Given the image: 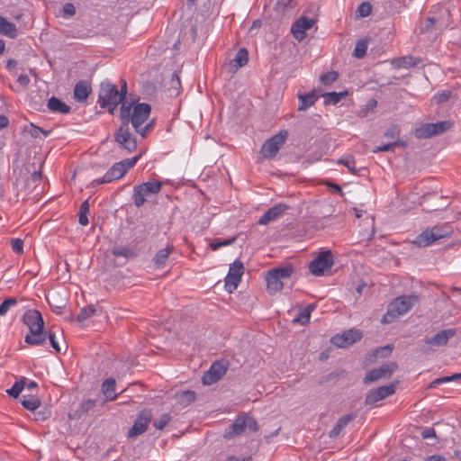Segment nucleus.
Listing matches in <instances>:
<instances>
[{"mask_svg":"<svg viewBox=\"0 0 461 461\" xmlns=\"http://www.w3.org/2000/svg\"><path fill=\"white\" fill-rule=\"evenodd\" d=\"M457 375H449V376H443V377H440V378H438V379H435L433 380L429 385H428V389H434V388H437L438 386H439L440 384H446V383H448V382H451V381H454V379L456 377Z\"/></svg>","mask_w":461,"mask_h":461,"instance_id":"obj_44","label":"nucleus"},{"mask_svg":"<svg viewBox=\"0 0 461 461\" xmlns=\"http://www.w3.org/2000/svg\"><path fill=\"white\" fill-rule=\"evenodd\" d=\"M17 300L14 297H10L5 299L1 304H0V315L4 316L5 315L10 308L12 306L16 305Z\"/></svg>","mask_w":461,"mask_h":461,"instance_id":"obj_41","label":"nucleus"},{"mask_svg":"<svg viewBox=\"0 0 461 461\" xmlns=\"http://www.w3.org/2000/svg\"><path fill=\"white\" fill-rule=\"evenodd\" d=\"M95 405V401L94 400H86L83 401L81 403V409L85 411H88L89 410L93 409Z\"/></svg>","mask_w":461,"mask_h":461,"instance_id":"obj_56","label":"nucleus"},{"mask_svg":"<svg viewBox=\"0 0 461 461\" xmlns=\"http://www.w3.org/2000/svg\"><path fill=\"white\" fill-rule=\"evenodd\" d=\"M30 133L31 135L33 137V138H39L41 134H43L44 137H47V135L49 134L48 131H45L44 130H42L41 128L40 127H37L33 124H32L31 126V131H30Z\"/></svg>","mask_w":461,"mask_h":461,"instance_id":"obj_53","label":"nucleus"},{"mask_svg":"<svg viewBox=\"0 0 461 461\" xmlns=\"http://www.w3.org/2000/svg\"><path fill=\"white\" fill-rule=\"evenodd\" d=\"M180 402L184 404H189L195 400V393L193 391H184L179 395Z\"/></svg>","mask_w":461,"mask_h":461,"instance_id":"obj_46","label":"nucleus"},{"mask_svg":"<svg viewBox=\"0 0 461 461\" xmlns=\"http://www.w3.org/2000/svg\"><path fill=\"white\" fill-rule=\"evenodd\" d=\"M456 334V329H447L437 332L434 336L424 339L423 351L429 352L437 348L443 347Z\"/></svg>","mask_w":461,"mask_h":461,"instance_id":"obj_11","label":"nucleus"},{"mask_svg":"<svg viewBox=\"0 0 461 461\" xmlns=\"http://www.w3.org/2000/svg\"><path fill=\"white\" fill-rule=\"evenodd\" d=\"M23 321L29 331H41L44 328V321L41 312L37 310H28L24 312Z\"/></svg>","mask_w":461,"mask_h":461,"instance_id":"obj_19","label":"nucleus"},{"mask_svg":"<svg viewBox=\"0 0 461 461\" xmlns=\"http://www.w3.org/2000/svg\"><path fill=\"white\" fill-rule=\"evenodd\" d=\"M372 12V6L369 3L364 2L360 4L357 7V13L361 17L368 16Z\"/></svg>","mask_w":461,"mask_h":461,"instance_id":"obj_48","label":"nucleus"},{"mask_svg":"<svg viewBox=\"0 0 461 461\" xmlns=\"http://www.w3.org/2000/svg\"><path fill=\"white\" fill-rule=\"evenodd\" d=\"M91 92V86L87 81L77 82L74 88V98L77 102L86 101Z\"/></svg>","mask_w":461,"mask_h":461,"instance_id":"obj_23","label":"nucleus"},{"mask_svg":"<svg viewBox=\"0 0 461 461\" xmlns=\"http://www.w3.org/2000/svg\"><path fill=\"white\" fill-rule=\"evenodd\" d=\"M89 213V203L88 200L84 201L79 209L78 221L82 226H86L89 223L87 215Z\"/></svg>","mask_w":461,"mask_h":461,"instance_id":"obj_35","label":"nucleus"},{"mask_svg":"<svg viewBox=\"0 0 461 461\" xmlns=\"http://www.w3.org/2000/svg\"><path fill=\"white\" fill-rule=\"evenodd\" d=\"M113 255L115 257H123L125 258H133L136 256V252L133 249L128 247H115L113 249Z\"/></svg>","mask_w":461,"mask_h":461,"instance_id":"obj_34","label":"nucleus"},{"mask_svg":"<svg viewBox=\"0 0 461 461\" xmlns=\"http://www.w3.org/2000/svg\"><path fill=\"white\" fill-rule=\"evenodd\" d=\"M150 111L151 107L148 104H132L123 102L121 106L120 117L123 123H127V125H129L131 122L136 131L141 136H144L148 130V125L145 127L141 126L149 118Z\"/></svg>","mask_w":461,"mask_h":461,"instance_id":"obj_1","label":"nucleus"},{"mask_svg":"<svg viewBox=\"0 0 461 461\" xmlns=\"http://www.w3.org/2000/svg\"><path fill=\"white\" fill-rule=\"evenodd\" d=\"M333 258L330 251H322L309 264L310 272L315 276H321L331 268Z\"/></svg>","mask_w":461,"mask_h":461,"instance_id":"obj_10","label":"nucleus"},{"mask_svg":"<svg viewBox=\"0 0 461 461\" xmlns=\"http://www.w3.org/2000/svg\"><path fill=\"white\" fill-rule=\"evenodd\" d=\"M249 60V53L246 49H240L237 52L235 58L232 60L233 66L236 68H241L248 63Z\"/></svg>","mask_w":461,"mask_h":461,"instance_id":"obj_32","label":"nucleus"},{"mask_svg":"<svg viewBox=\"0 0 461 461\" xmlns=\"http://www.w3.org/2000/svg\"><path fill=\"white\" fill-rule=\"evenodd\" d=\"M348 92H330L324 94L322 96L324 98L325 104H338L345 95H347Z\"/></svg>","mask_w":461,"mask_h":461,"instance_id":"obj_33","label":"nucleus"},{"mask_svg":"<svg viewBox=\"0 0 461 461\" xmlns=\"http://www.w3.org/2000/svg\"><path fill=\"white\" fill-rule=\"evenodd\" d=\"M448 230H443L441 227L435 226L432 229H427L419 234L412 241L418 247H428L433 242L447 237Z\"/></svg>","mask_w":461,"mask_h":461,"instance_id":"obj_9","label":"nucleus"},{"mask_svg":"<svg viewBox=\"0 0 461 461\" xmlns=\"http://www.w3.org/2000/svg\"><path fill=\"white\" fill-rule=\"evenodd\" d=\"M451 93L449 91H443L442 93H439L434 96V98L437 100V102H445L447 101Z\"/></svg>","mask_w":461,"mask_h":461,"instance_id":"obj_57","label":"nucleus"},{"mask_svg":"<svg viewBox=\"0 0 461 461\" xmlns=\"http://www.w3.org/2000/svg\"><path fill=\"white\" fill-rule=\"evenodd\" d=\"M293 1L294 0H278L276 3V9L284 12L286 8L294 7Z\"/></svg>","mask_w":461,"mask_h":461,"instance_id":"obj_52","label":"nucleus"},{"mask_svg":"<svg viewBox=\"0 0 461 461\" xmlns=\"http://www.w3.org/2000/svg\"><path fill=\"white\" fill-rule=\"evenodd\" d=\"M0 34L10 39H15L18 35L16 25L6 18L0 16Z\"/></svg>","mask_w":461,"mask_h":461,"instance_id":"obj_24","label":"nucleus"},{"mask_svg":"<svg viewBox=\"0 0 461 461\" xmlns=\"http://www.w3.org/2000/svg\"><path fill=\"white\" fill-rule=\"evenodd\" d=\"M151 419L152 413L150 410L146 409L141 411L138 414L132 427L128 430V438H135L138 436L143 434L147 430Z\"/></svg>","mask_w":461,"mask_h":461,"instance_id":"obj_14","label":"nucleus"},{"mask_svg":"<svg viewBox=\"0 0 461 461\" xmlns=\"http://www.w3.org/2000/svg\"><path fill=\"white\" fill-rule=\"evenodd\" d=\"M293 267L290 266L271 269L267 276V288L269 294H276L282 290L284 281L293 274Z\"/></svg>","mask_w":461,"mask_h":461,"instance_id":"obj_5","label":"nucleus"},{"mask_svg":"<svg viewBox=\"0 0 461 461\" xmlns=\"http://www.w3.org/2000/svg\"><path fill=\"white\" fill-rule=\"evenodd\" d=\"M316 21L312 18L302 15L299 17L291 27V33L298 41H302L306 37V32L312 29Z\"/></svg>","mask_w":461,"mask_h":461,"instance_id":"obj_16","label":"nucleus"},{"mask_svg":"<svg viewBox=\"0 0 461 461\" xmlns=\"http://www.w3.org/2000/svg\"><path fill=\"white\" fill-rule=\"evenodd\" d=\"M180 86L179 77L176 74H173L172 77V86L176 87Z\"/></svg>","mask_w":461,"mask_h":461,"instance_id":"obj_64","label":"nucleus"},{"mask_svg":"<svg viewBox=\"0 0 461 461\" xmlns=\"http://www.w3.org/2000/svg\"><path fill=\"white\" fill-rule=\"evenodd\" d=\"M314 308L315 306L313 304H309L307 307L300 310L297 317L294 318V321L300 322L302 324L309 322L311 312L314 310Z\"/></svg>","mask_w":461,"mask_h":461,"instance_id":"obj_31","label":"nucleus"},{"mask_svg":"<svg viewBox=\"0 0 461 461\" xmlns=\"http://www.w3.org/2000/svg\"><path fill=\"white\" fill-rule=\"evenodd\" d=\"M367 50V42L366 41H358L355 46L353 55L356 58H363Z\"/></svg>","mask_w":461,"mask_h":461,"instance_id":"obj_39","label":"nucleus"},{"mask_svg":"<svg viewBox=\"0 0 461 461\" xmlns=\"http://www.w3.org/2000/svg\"><path fill=\"white\" fill-rule=\"evenodd\" d=\"M425 461H447L443 456L440 455H432L426 458Z\"/></svg>","mask_w":461,"mask_h":461,"instance_id":"obj_60","label":"nucleus"},{"mask_svg":"<svg viewBox=\"0 0 461 461\" xmlns=\"http://www.w3.org/2000/svg\"><path fill=\"white\" fill-rule=\"evenodd\" d=\"M119 93L122 94V98L124 100L127 94V84L125 81H122Z\"/></svg>","mask_w":461,"mask_h":461,"instance_id":"obj_63","label":"nucleus"},{"mask_svg":"<svg viewBox=\"0 0 461 461\" xmlns=\"http://www.w3.org/2000/svg\"><path fill=\"white\" fill-rule=\"evenodd\" d=\"M17 81L21 86H25L30 83V78L27 75L23 74L18 77Z\"/></svg>","mask_w":461,"mask_h":461,"instance_id":"obj_59","label":"nucleus"},{"mask_svg":"<svg viewBox=\"0 0 461 461\" xmlns=\"http://www.w3.org/2000/svg\"><path fill=\"white\" fill-rule=\"evenodd\" d=\"M338 77L339 75L337 72L329 71L321 76V82L325 86L330 85L338 79Z\"/></svg>","mask_w":461,"mask_h":461,"instance_id":"obj_43","label":"nucleus"},{"mask_svg":"<svg viewBox=\"0 0 461 461\" xmlns=\"http://www.w3.org/2000/svg\"><path fill=\"white\" fill-rule=\"evenodd\" d=\"M418 301L419 298L415 294L398 296L388 305L382 322L385 324L393 322L400 316L406 314Z\"/></svg>","mask_w":461,"mask_h":461,"instance_id":"obj_2","label":"nucleus"},{"mask_svg":"<svg viewBox=\"0 0 461 461\" xmlns=\"http://www.w3.org/2000/svg\"><path fill=\"white\" fill-rule=\"evenodd\" d=\"M22 405L29 410V411H35L38 409L41 405V401L37 397H30L29 399H26L25 396L21 401Z\"/></svg>","mask_w":461,"mask_h":461,"instance_id":"obj_37","label":"nucleus"},{"mask_svg":"<svg viewBox=\"0 0 461 461\" xmlns=\"http://www.w3.org/2000/svg\"><path fill=\"white\" fill-rule=\"evenodd\" d=\"M24 384V380L16 381L10 389L6 390V393L9 396L17 398L23 390Z\"/></svg>","mask_w":461,"mask_h":461,"instance_id":"obj_38","label":"nucleus"},{"mask_svg":"<svg viewBox=\"0 0 461 461\" xmlns=\"http://www.w3.org/2000/svg\"><path fill=\"white\" fill-rule=\"evenodd\" d=\"M226 461H251L250 456L237 457L234 456H229Z\"/></svg>","mask_w":461,"mask_h":461,"instance_id":"obj_61","label":"nucleus"},{"mask_svg":"<svg viewBox=\"0 0 461 461\" xmlns=\"http://www.w3.org/2000/svg\"><path fill=\"white\" fill-rule=\"evenodd\" d=\"M47 105L49 110L52 113L67 114L70 112V106L55 96H52L49 99Z\"/></svg>","mask_w":461,"mask_h":461,"instance_id":"obj_26","label":"nucleus"},{"mask_svg":"<svg viewBox=\"0 0 461 461\" xmlns=\"http://www.w3.org/2000/svg\"><path fill=\"white\" fill-rule=\"evenodd\" d=\"M421 437L423 438H435L436 437V431L434 429L432 428H428V429H425L422 432H421Z\"/></svg>","mask_w":461,"mask_h":461,"instance_id":"obj_58","label":"nucleus"},{"mask_svg":"<svg viewBox=\"0 0 461 461\" xmlns=\"http://www.w3.org/2000/svg\"><path fill=\"white\" fill-rule=\"evenodd\" d=\"M122 94L116 86L110 82H103L98 95V103L102 108H106L110 113H113L119 104H122Z\"/></svg>","mask_w":461,"mask_h":461,"instance_id":"obj_4","label":"nucleus"},{"mask_svg":"<svg viewBox=\"0 0 461 461\" xmlns=\"http://www.w3.org/2000/svg\"><path fill=\"white\" fill-rule=\"evenodd\" d=\"M353 420V415H346L341 418H339L337 421V423L334 425V427L330 431V438H336L339 435L340 431L348 425L349 421Z\"/></svg>","mask_w":461,"mask_h":461,"instance_id":"obj_29","label":"nucleus"},{"mask_svg":"<svg viewBox=\"0 0 461 461\" xmlns=\"http://www.w3.org/2000/svg\"><path fill=\"white\" fill-rule=\"evenodd\" d=\"M76 14V7L71 3H67L62 7V16L64 18H70Z\"/></svg>","mask_w":461,"mask_h":461,"instance_id":"obj_49","label":"nucleus"},{"mask_svg":"<svg viewBox=\"0 0 461 461\" xmlns=\"http://www.w3.org/2000/svg\"><path fill=\"white\" fill-rule=\"evenodd\" d=\"M415 65L414 62H412V58L405 57L398 60L397 66L399 68H407Z\"/></svg>","mask_w":461,"mask_h":461,"instance_id":"obj_55","label":"nucleus"},{"mask_svg":"<svg viewBox=\"0 0 461 461\" xmlns=\"http://www.w3.org/2000/svg\"><path fill=\"white\" fill-rule=\"evenodd\" d=\"M161 188L162 183L157 180L135 185L132 193V200L135 206H142L149 197L158 194L161 191Z\"/></svg>","mask_w":461,"mask_h":461,"instance_id":"obj_6","label":"nucleus"},{"mask_svg":"<svg viewBox=\"0 0 461 461\" xmlns=\"http://www.w3.org/2000/svg\"><path fill=\"white\" fill-rule=\"evenodd\" d=\"M394 392L395 386L393 384L380 386L366 394L365 402L367 405H373L375 402L393 394Z\"/></svg>","mask_w":461,"mask_h":461,"instance_id":"obj_20","label":"nucleus"},{"mask_svg":"<svg viewBox=\"0 0 461 461\" xmlns=\"http://www.w3.org/2000/svg\"><path fill=\"white\" fill-rule=\"evenodd\" d=\"M395 369L396 365L393 363L383 365L379 368L369 371L364 378V383L370 384L380 378L389 377Z\"/></svg>","mask_w":461,"mask_h":461,"instance_id":"obj_21","label":"nucleus"},{"mask_svg":"<svg viewBox=\"0 0 461 461\" xmlns=\"http://www.w3.org/2000/svg\"><path fill=\"white\" fill-rule=\"evenodd\" d=\"M243 273L244 266L240 260H235L230 266L229 272L225 277V289L229 293H233L237 289Z\"/></svg>","mask_w":461,"mask_h":461,"instance_id":"obj_13","label":"nucleus"},{"mask_svg":"<svg viewBox=\"0 0 461 461\" xmlns=\"http://www.w3.org/2000/svg\"><path fill=\"white\" fill-rule=\"evenodd\" d=\"M169 421H170L169 415L164 414L158 420L154 421V426L158 429H163Z\"/></svg>","mask_w":461,"mask_h":461,"instance_id":"obj_50","label":"nucleus"},{"mask_svg":"<svg viewBox=\"0 0 461 461\" xmlns=\"http://www.w3.org/2000/svg\"><path fill=\"white\" fill-rule=\"evenodd\" d=\"M338 164L344 165L352 174H357L355 158L347 155L338 160Z\"/></svg>","mask_w":461,"mask_h":461,"instance_id":"obj_36","label":"nucleus"},{"mask_svg":"<svg viewBox=\"0 0 461 461\" xmlns=\"http://www.w3.org/2000/svg\"><path fill=\"white\" fill-rule=\"evenodd\" d=\"M451 127L448 121L438 122L435 123H425L415 129L414 134L418 139L430 138L438 135Z\"/></svg>","mask_w":461,"mask_h":461,"instance_id":"obj_12","label":"nucleus"},{"mask_svg":"<svg viewBox=\"0 0 461 461\" xmlns=\"http://www.w3.org/2000/svg\"><path fill=\"white\" fill-rule=\"evenodd\" d=\"M47 340V332L43 330L41 331H29V333L25 336L24 341L25 343L32 346H40L46 342Z\"/></svg>","mask_w":461,"mask_h":461,"instance_id":"obj_25","label":"nucleus"},{"mask_svg":"<svg viewBox=\"0 0 461 461\" xmlns=\"http://www.w3.org/2000/svg\"><path fill=\"white\" fill-rule=\"evenodd\" d=\"M114 139L120 146L128 152H132L137 149L136 139L130 132L129 125H127V123H122L114 134Z\"/></svg>","mask_w":461,"mask_h":461,"instance_id":"obj_15","label":"nucleus"},{"mask_svg":"<svg viewBox=\"0 0 461 461\" xmlns=\"http://www.w3.org/2000/svg\"><path fill=\"white\" fill-rule=\"evenodd\" d=\"M235 238H231L223 240H213L210 243V247L212 248V250H217L223 246L232 244L235 241Z\"/></svg>","mask_w":461,"mask_h":461,"instance_id":"obj_47","label":"nucleus"},{"mask_svg":"<svg viewBox=\"0 0 461 461\" xmlns=\"http://www.w3.org/2000/svg\"><path fill=\"white\" fill-rule=\"evenodd\" d=\"M399 145H402L403 146V143L399 141V140H395V141H392L388 144H384V145H380V146H376L374 149H373V152L374 153H379V152H388V151H393L394 149V148L396 146H399Z\"/></svg>","mask_w":461,"mask_h":461,"instance_id":"obj_40","label":"nucleus"},{"mask_svg":"<svg viewBox=\"0 0 461 461\" xmlns=\"http://www.w3.org/2000/svg\"><path fill=\"white\" fill-rule=\"evenodd\" d=\"M116 382L113 378H107L102 384V392L108 401L115 400L117 394L115 393Z\"/></svg>","mask_w":461,"mask_h":461,"instance_id":"obj_28","label":"nucleus"},{"mask_svg":"<svg viewBox=\"0 0 461 461\" xmlns=\"http://www.w3.org/2000/svg\"><path fill=\"white\" fill-rule=\"evenodd\" d=\"M140 158V155L114 163L101 178L95 179L92 185L95 186L121 179L130 168L135 166Z\"/></svg>","mask_w":461,"mask_h":461,"instance_id":"obj_3","label":"nucleus"},{"mask_svg":"<svg viewBox=\"0 0 461 461\" xmlns=\"http://www.w3.org/2000/svg\"><path fill=\"white\" fill-rule=\"evenodd\" d=\"M227 366L224 363L214 362L210 369L203 375L202 380L204 384H212L219 381L226 373Z\"/></svg>","mask_w":461,"mask_h":461,"instance_id":"obj_18","label":"nucleus"},{"mask_svg":"<svg viewBox=\"0 0 461 461\" xmlns=\"http://www.w3.org/2000/svg\"><path fill=\"white\" fill-rule=\"evenodd\" d=\"M247 429H249L250 431H257L258 423L256 420L250 416L240 415L230 426L229 429L225 431L224 438H230L236 435H240Z\"/></svg>","mask_w":461,"mask_h":461,"instance_id":"obj_8","label":"nucleus"},{"mask_svg":"<svg viewBox=\"0 0 461 461\" xmlns=\"http://www.w3.org/2000/svg\"><path fill=\"white\" fill-rule=\"evenodd\" d=\"M288 137L285 130L280 131L276 135L267 140L262 147L260 153L264 158L271 159L276 156L281 147L285 144Z\"/></svg>","mask_w":461,"mask_h":461,"instance_id":"obj_7","label":"nucleus"},{"mask_svg":"<svg viewBox=\"0 0 461 461\" xmlns=\"http://www.w3.org/2000/svg\"><path fill=\"white\" fill-rule=\"evenodd\" d=\"M317 97L313 92L306 94V95H299V111H305L309 107H311L316 101Z\"/></svg>","mask_w":461,"mask_h":461,"instance_id":"obj_30","label":"nucleus"},{"mask_svg":"<svg viewBox=\"0 0 461 461\" xmlns=\"http://www.w3.org/2000/svg\"><path fill=\"white\" fill-rule=\"evenodd\" d=\"M8 119L6 116L0 114V130L5 128L8 125Z\"/></svg>","mask_w":461,"mask_h":461,"instance_id":"obj_62","label":"nucleus"},{"mask_svg":"<svg viewBox=\"0 0 461 461\" xmlns=\"http://www.w3.org/2000/svg\"><path fill=\"white\" fill-rule=\"evenodd\" d=\"M95 313V309L93 307H86L81 309L80 312L77 315V321L80 322H84L90 317H92Z\"/></svg>","mask_w":461,"mask_h":461,"instance_id":"obj_42","label":"nucleus"},{"mask_svg":"<svg viewBox=\"0 0 461 461\" xmlns=\"http://www.w3.org/2000/svg\"><path fill=\"white\" fill-rule=\"evenodd\" d=\"M400 136V128L397 125L390 126L384 132V137L393 141L397 140Z\"/></svg>","mask_w":461,"mask_h":461,"instance_id":"obj_45","label":"nucleus"},{"mask_svg":"<svg viewBox=\"0 0 461 461\" xmlns=\"http://www.w3.org/2000/svg\"><path fill=\"white\" fill-rule=\"evenodd\" d=\"M174 247L171 245L158 250L154 257V264L157 268H162L165 266L169 255L173 252Z\"/></svg>","mask_w":461,"mask_h":461,"instance_id":"obj_27","label":"nucleus"},{"mask_svg":"<svg viewBox=\"0 0 461 461\" xmlns=\"http://www.w3.org/2000/svg\"><path fill=\"white\" fill-rule=\"evenodd\" d=\"M11 245H12V249L15 253H22L23 252V242L22 240H20V239H14V240H12Z\"/></svg>","mask_w":461,"mask_h":461,"instance_id":"obj_51","label":"nucleus"},{"mask_svg":"<svg viewBox=\"0 0 461 461\" xmlns=\"http://www.w3.org/2000/svg\"><path fill=\"white\" fill-rule=\"evenodd\" d=\"M47 339L50 340L51 347L55 349L56 352L60 351L59 345L56 339V336L54 332H47Z\"/></svg>","mask_w":461,"mask_h":461,"instance_id":"obj_54","label":"nucleus"},{"mask_svg":"<svg viewBox=\"0 0 461 461\" xmlns=\"http://www.w3.org/2000/svg\"><path fill=\"white\" fill-rule=\"evenodd\" d=\"M362 333L357 330H348L341 335L334 336L331 339L332 343L338 348H346L353 343L360 340Z\"/></svg>","mask_w":461,"mask_h":461,"instance_id":"obj_17","label":"nucleus"},{"mask_svg":"<svg viewBox=\"0 0 461 461\" xmlns=\"http://www.w3.org/2000/svg\"><path fill=\"white\" fill-rule=\"evenodd\" d=\"M288 209L285 203H277L269 208L258 220V224L266 225L280 218L285 212Z\"/></svg>","mask_w":461,"mask_h":461,"instance_id":"obj_22","label":"nucleus"}]
</instances>
